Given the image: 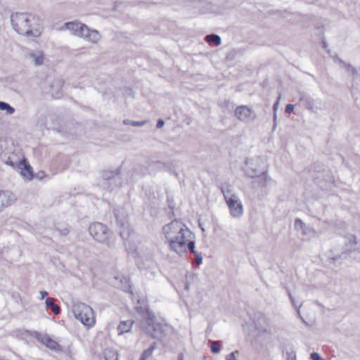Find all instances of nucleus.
Segmentation results:
<instances>
[{
	"instance_id": "393cba45",
	"label": "nucleus",
	"mask_w": 360,
	"mask_h": 360,
	"mask_svg": "<svg viewBox=\"0 0 360 360\" xmlns=\"http://www.w3.org/2000/svg\"><path fill=\"white\" fill-rule=\"evenodd\" d=\"M294 225L297 230L302 231V235H307L311 231L310 228L307 227L300 219H295Z\"/></svg>"
},
{
	"instance_id": "6ab92c4d",
	"label": "nucleus",
	"mask_w": 360,
	"mask_h": 360,
	"mask_svg": "<svg viewBox=\"0 0 360 360\" xmlns=\"http://www.w3.org/2000/svg\"><path fill=\"white\" fill-rule=\"evenodd\" d=\"M45 304L47 309L52 311V312L58 315L60 313V307L56 304V300L53 297H47L45 300Z\"/></svg>"
},
{
	"instance_id": "49530a36",
	"label": "nucleus",
	"mask_w": 360,
	"mask_h": 360,
	"mask_svg": "<svg viewBox=\"0 0 360 360\" xmlns=\"http://www.w3.org/2000/svg\"><path fill=\"white\" fill-rule=\"evenodd\" d=\"M350 239H351V240H352V239L353 240L354 245H356L357 242H356V237H355L354 236H350Z\"/></svg>"
},
{
	"instance_id": "58836bf2",
	"label": "nucleus",
	"mask_w": 360,
	"mask_h": 360,
	"mask_svg": "<svg viewBox=\"0 0 360 360\" xmlns=\"http://www.w3.org/2000/svg\"><path fill=\"white\" fill-rule=\"evenodd\" d=\"M56 230L63 236H67L69 233V229L65 227L63 229H56Z\"/></svg>"
},
{
	"instance_id": "9b49d317",
	"label": "nucleus",
	"mask_w": 360,
	"mask_h": 360,
	"mask_svg": "<svg viewBox=\"0 0 360 360\" xmlns=\"http://www.w3.org/2000/svg\"><path fill=\"white\" fill-rule=\"evenodd\" d=\"M89 232L95 240L103 243L107 242L112 234L108 227L100 222L91 224Z\"/></svg>"
},
{
	"instance_id": "aec40b11",
	"label": "nucleus",
	"mask_w": 360,
	"mask_h": 360,
	"mask_svg": "<svg viewBox=\"0 0 360 360\" xmlns=\"http://www.w3.org/2000/svg\"><path fill=\"white\" fill-rule=\"evenodd\" d=\"M133 323L134 321L131 320L121 321L117 327L119 334L122 335L125 333L129 332L131 328Z\"/></svg>"
},
{
	"instance_id": "c756f323",
	"label": "nucleus",
	"mask_w": 360,
	"mask_h": 360,
	"mask_svg": "<svg viewBox=\"0 0 360 360\" xmlns=\"http://www.w3.org/2000/svg\"><path fill=\"white\" fill-rule=\"evenodd\" d=\"M30 57L33 58L35 65H40L43 63L44 61V56L42 53H39L38 55H36L34 53H30Z\"/></svg>"
},
{
	"instance_id": "f257e3e1",
	"label": "nucleus",
	"mask_w": 360,
	"mask_h": 360,
	"mask_svg": "<svg viewBox=\"0 0 360 360\" xmlns=\"http://www.w3.org/2000/svg\"><path fill=\"white\" fill-rule=\"evenodd\" d=\"M13 30L27 37H38L43 31L42 19L30 13H15L11 15Z\"/></svg>"
},
{
	"instance_id": "7ed1b4c3",
	"label": "nucleus",
	"mask_w": 360,
	"mask_h": 360,
	"mask_svg": "<svg viewBox=\"0 0 360 360\" xmlns=\"http://www.w3.org/2000/svg\"><path fill=\"white\" fill-rule=\"evenodd\" d=\"M64 26L73 34L84 37L89 41L96 43L100 39V35L97 30H90L85 24L79 21L68 22L65 23Z\"/></svg>"
},
{
	"instance_id": "423d86ee",
	"label": "nucleus",
	"mask_w": 360,
	"mask_h": 360,
	"mask_svg": "<svg viewBox=\"0 0 360 360\" xmlns=\"http://www.w3.org/2000/svg\"><path fill=\"white\" fill-rule=\"evenodd\" d=\"M221 191L229 208L231 215L235 218L242 216L243 213V204L238 197L236 194L232 193L230 186H221Z\"/></svg>"
},
{
	"instance_id": "4468645a",
	"label": "nucleus",
	"mask_w": 360,
	"mask_h": 360,
	"mask_svg": "<svg viewBox=\"0 0 360 360\" xmlns=\"http://www.w3.org/2000/svg\"><path fill=\"white\" fill-rule=\"evenodd\" d=\"M255 329L259 333H267L266 326L268 325L266 316L261 312H257L252 318Z\"/></svg>"
},
{
	"instance_id": "3c124183",
	"label": "nucleus",
	"mask_w": 360,
	"mask_h": 360,
	"mask_svg": "<svg viewBox=\"0 0 360 360\" xmlns=\"http://www.w3.org/2000/svg\"><path fill=\"white\" fill-rule=\"evenodd\" d=\"M333 260H336V259H338V258L337 257H333Z\"/></svg>"
},
{
	"instance_id": "2f4dec72",
	"label": "nucleus",
	"mask_w": 360,
	"mask_h": 360,
	"mask_svg": "<svg viewBox=\"0 0 360 360\" xmlns=\"http://www.w3.org/2000/svg\"><path fill=\"white\" fill-rule=\"evenodd\" d=\"M8 145V141L6 138L1 137L0 138V158H2L3 155L5 153V150L6 149Z\"/></svg>"
},
{
	"instance_id": "bb28decb",
	"label": "nucleus",
	"mask_w": 360,
	"mask_h": 360,
	"mask_svg": "<svg viewBox=\"0 0 360 360\" xmlns=\"http://www.w3.org/2000/svg\"><path fill=\"white\" fill-rule=\"evenodd\" d=\"M340 65L342 68L346 69L348 72H351V75L354 79L358 75L357 70L350 64H347L342 60H340Z\"/></svg>"
},
{
	"instance_id": "8fccbe9b",
	"label": "nucleus",
	"mask_w": 360,
	"mask_h": 360,
	"mask_svg": "<svg viewBox=\"0 0 360 360\" xmlns=\"http://www.w3.org/2000/svg\"><path fill=\"white\" fill-rule=\"evenodd\" d=\"M186 289H188V284L186 285Z\"/></svg>"
},
{
	"instance_id": "4c0bfd02",
	"label": "nucleus",
	"mask_w": 360,
	"mask_h": 360,
	"mask_svg": "<svg viewBox=\"0 0 360 360\" xmlns=\"http://www.w3.org/2000/svg\"><path fill=\"white\" fill-rule=\"evenodd\" d=\"M312 360H323L317 352H312L310 355Z\"/></svg>"
},
{
	"instance_id": "b1692460",
	"label": "nucleus",
	"mask_w": 360,
	"mask_h": 360,
	"mask_svg": "<svg viewBox=\"0 0 360 360\" xmlns=\"http://www.w3.org/2000/svg\"><path fill=\"white\" fill-rule=\"evenodd\" d=\"M208 344L210 345V348L212 353L218 354L220 352L222 341L209 340Z\"/></svg>"
},
{
	"instance_id": "5701e85b",
	"label": "nucleus",
	"mask_w": 360,
	"mask_h": 360,
	"mask_svg": "<svg viewBox=\"0 0 360 360\" xmlns=\"http://www.w3.org/2000/svg\"><path fill=\"white\" fill-rule=\"evenodd\" d=\"M63 84H64V81L62 79H56L53 82V83L51 84V89L53 92H54L55 89H56V97H58V98L60 97V96L61 94L60 89L62 88Z\"/></svg>"
},
{
	"instance_id": "a19ab883",
	"label": "nucleus",
	"mask_w": 360,
	"mask_h": 360,
	"mask_svg": "<svg viewBox=\"0 0 360 360\" xmlns=\"http://www.w3.org/2000/svg\"><path fill=\"white\" fill-rule=\"evenodd\" d=\"M226 360H236V357L235 356V352H231L226 356Z\"/></svg>"
},
{
	"instance_id": "c03bdc74",
	"label": "nucleus",
	"mask_w": 360,
	"mask_h": 360,
	"mask_svg": "<svg viewBox=\"0 0 360 360\" xmlns=\"http://www.w3.org/2000/svg\"><path fill=\"white\" fill-rule=\"evenodd\" d=\"M288 297H289V299L290 300V302L291 304H292V298H293V296H292V294L291 293V292L290 290H288Z\"/></svg>"
},
{
	"instance_id": "a18cd8bd",
	"label": "nucleus",
	"mask_w": 360,
	"mask_h": 360,
	"mask_svg": "<svg viewBox=\"0 0 360 360\" xmlns=\"http://www.w3.org/2000/svg\"><path fill=\"white\" fill-rule=\"evenodd\" d=\"M177 360H184V354L182 353L179 354Z\"/></svg>"
},
{
	"instance_id": "cd10ccee",
	"label": "nucleus",
	"mask_w": 360,
	"mask_h": 360,
	"mask_svg": "<svg viewBox=\"0 0 360 360\" xmlns=\"http://www.w3.org/2000/svg\"><path fill=\"white\" fill-rule=\"evenodd\" d=\"M244 172L246 176L255 179L262 172L255 168H247L244 170Z\"/></svg>"
},
{
	"instance_id": "9d476101",
	"label": "nucleus",
	"mask_w": 360,
	"mask_h": 360,
	"mask_svg": "<svg viewBox=\"0 0 360 360\" xmlns=\"http://www.w3.org/2000/svg\"><path fill=\"white\" fill-rule=\"evenodd\" d=\"M182 233L180 236V240L178 242L172 241L171 244V249L176 252L178 255H181L185 253L187 250L191 251L193 254L196 252L195 250V241L192 240V236H186Z\"/></svg>"
},
{
	"instance_id": "dca6fc26",
	"label": "nucleus",
	"mask_w": 360,
	"mask_h": 360,
	"mask_svg": "<svg viewBox=\"0 0 360 360\" xmlns=\"http://www.w3.org/2000/svg\"><path fill=\"white\" fill-rule=\"evenodd\" d=\"M18 169H20V174L24 177L31 180L34 177V174L33 172L32 167L30 164L25 160H20L18 163Z\"/></svg>"
},
{
	"instance_id": "0eeeda50",
	"label": "nucleus",
	"mask_w": 360,
	"mask_h": 360,
	"mask_svg": "<svg viewBox=\"0 0 360 360\" xmlns=\"http://www.w3.org/2000/svg\"><path fill=\"white\" fill-rule=\"evenodd\" d=\"M117 226L119 228V234L124 240H127L133 231L129 226L128 215L126 210L122 207L115 208L113 211Z\"/></svg>"
},
{
	"instance_id": "f704fd0d",
	"label": "nucleus",
	"mask_w": 360,
	"mask_h": 360,
	"mask_svg": "<svg viewBox=\"0 0 360 360\" xmlns=\"http://www.w3.org/2000/svg\"><path fill=\"white\" fill-rule=\"evenodd\" d=\"M223 106L227 108L228 110L231 111L234 108V103L228 100L224 102Z\"/></svg>"
},
{
	"instance_id": "a878e982",
	"label": "nucleus",
	"mask_w": 360,
	"mask_h": 360,
	"mask_svg": "<svg viewBox=\"0 0 360 360\" xmlns=\"http://www.w3.org/2000/svg\"><path fill=\"white\" fill-rule=\"evenodd\" d=\"M157 347V343L155 342H153V344L150 346L149 348L145 349L139 360H146L149 356H150L153 352V351Z\"/></svg>"
},
{
	"instance_id": "ea45409f",
	"label": "nucleus",
	"mask_w": 360,
	"mask_h": 360,
	"mask_svg": "<svg viewBox=\"0 0 360 360\" xmlns=\"http://www.w3.org/2000/svg\"><path fill=\"white\" fill-rule=\"evenodd\" d=\"M285 112L286 113H288V114H291L292 113V110H293V108H292V103H288L286 107H285Z\"/></svg>"
},
{
	"instance_id": "1a4fd4ad",
	"label": "nucleus",
	"mask_w": 360,
	"mask_h": 360,
	"mask_svg": "<svg viewBox=\"0 0 360 360\" xmlns=\"http://www.w3.org/2000/svg\"><path fill=\"white\" fill-rule=\"evenodd\" d=\"M146 324V333L153 339L162 340L166 336L168 325L157 322L154 317H148Z\"/></svg>"
},
{
	"instance_id": "c85d7f7f",
	"label": "nucleus",
	"mask_w": 360,
	"mask_h": 360,
	"mask_svg": "<svg viewBox=\"0 0 360 360\" xmlns=\"http://www.w3.org/2000/svg\"><path fill=\"white\" fill-rule=\"evenodd\" d=\"M0 110L6 111V112L9 115L13 114L15 112V108L12 107L9 103L4 101H0Z\"/></svg>"
},
{
	"instance_id": "79ce46f5",
	"label": "nucleus",
	"mask_w": 360,
	"mask_h": 360,
	"mask_svg": "<svg viewBox=\"0 0 360 360\" xmlns=\"http://www.w3.org/2000/svg\"><path fill=\"white\" fill-rule=\"evenodd\" d=\"M165 125V121L162 119H159L156 124V127L160 129Z\"/></svg>"
},
{
	"instance_id": "6e6552de",
	"label": "nucleus",
	"mask_w": 360,
	"mask_h": 360,
	"mask_svg": "<svg viewBox=\"0 0 360 360\" xmlns=\"http://www.w3.org/2000/svg\"><path fill=\"white\" fill-rule=\"evenodd\" d=\"M73 311L76 319L84 326L89 328L95 323L94 311L89 306L84 303L78 304L75 306Z\"/></svg>"
},
{
	"instance_id": "473e14b6",
	"label": "nucleus",
	"mask_w": 360,
	"mask_h": 360,
	"mask_svg": "<svg viewBox=\"0 0 360 360\" xmlns=\"http://www.w3.org/2000/svg\"><path fill=\"white\" fill-rule=\"evenodd\" d=\"M2 160L5 162V164L12 167L13 168L15 169L18 168V163L20 160L13 161L11 158V157H7L6 160L1 158Z\"/></svg>"
},
{
	"instance_id": "20e7f679",
	"label": "nucleus",
	"mask_w": 360,
	"mask_h": 360,
	"mask_svg": "<svg viewBox=\"0 0 360 360\" xmlns=\"http://www.w3.org/2000/svg\"><path fill=\"white\" fill-rule=\"evenodd\" d=\"M162 231L169 242L170 247L172 241L178 242L181 240L180 236L182 233H185L186 236H192L193 235V233L185 224L176 219L164 226Z\"/></svg>"
},
{
	"instance_id": "2eb2a0df",
	"label": "nucleus",
	"mask_w": 360,
	"mask_h": 360,
	"mask_svg": "<svg viewBox=\"0 0 360 360\" xmlns=\"http://www.w3.org/2000/svg\"><path fill=\"white\" fill-rule=\"evenodd\" d=\"M16 200L15 195L9 191H0V212Z\"/></svg>"
},
{
	"instance_id": "412c9836",
	"label": "nucleus",
	"mask_w": 360,
	"mask_h": 360,
	"mask_svg": "<svg viewBox=\"0 0 360 360\" xmlns=\"http://www.w3.org/2000/svg\"><path fill=\"white\" fill-rule=\"evenodd\" d=\"M205 40L210 45L219 46L221 43V39L219 35L216 34H210L205 36Z\"/></svg>"
},
{
	"instance_id": "de8ad7c7",
	"label": "nucleus",
	"mask_w": 360,
	"mask_h": 360,
	"mask_svg": "<svg viewBox=\"0 0 360 360\" xmlns=\"http://www.w3.org/2000/svg\"><path fill=\"white\" fill-rule=\"evenodd\" d=\"M123 278H124V281H125V283H127L129 282V281H128V278H126V277H123Z\"/></svg>"
},
{
	"instance_id": "72a5a7b5",
	"label": "nucleus",
	"mask_w": 360,
	"mask_h": 360,
	"mask_svg": "<svg viewBox=\"0 0 360 360\" xmlns=\"http://www.w3.org/2000/svg\"><path fill=\"white\" fill-rule=\"evenodd\" d=\"M167 202H168V208L171 210V212H169V217L170 219H172V217L174 216V213L173 210H174L175 204L172 199L170 200L169 198H168Z\"/></svg>"
},
{
	"instance_id": "c9c22d12",
	"label": "nucleus",
	"mask_w": 360,
	"mask_h": 360,
	"mask_svg": "<svg viewBox=\"0 0 360 360\" xmlns=\"http://www.w3.org/2000/svg\"><path fill=\"white\" fill-rule=\"evenodd\" d=\"M193 255L195 257L197 264H200L202 262V259H203L202 254L200 252L196 251L195 252L193 253Z\"/></svg>"
},
{
	"instance_id": "f03ea898",
	"label": "nucleus",
	"mask_w": 360,
	"mask_h": 360,
	"mask_svg": "<svg viewBox=\"0 0 360 360\" xmlns=\"http://www.w3.org/2000/svg\"><path fill=\"white\" fill-rule=\"evenodd\" d=\"M309 173L314 182L323 190L330 188L333 176L330 169L323 164L314 163L311 166Z\"/></svg>"
},
{
	"instance_id": "ddd939ff",
	"label": "nucleus",
	"mask_w": 360,
	"mask_h": 360,
	"mask_svg": "<svg viewBox=\"0 0 360 360\" xmlns=\"http://www.w3.org/2000/svg\"><path fill=\"white\" fill-rule=\"evenodd\" d=\"M148 169L150 173L155 174L158 172H167L171 174L177 176L174 172V167L172 162H164L162 161H151L148 165Z\"/></svg>"
},
{
	"instance_id": "f3484780",
	"label": "nucleus",
	"mask_w": 360,
	"mask_h": 360,
	"mask_svg": "<svg viewBox=\"0 0 360 360\" xmlns=\"http://www.w3.org/2000/svg\"><path fill=\"white\" fill-rule=\"evenodd\" d=\"M299 101L300 104L312 112H316L321 109V107L317 106L314 101L307 94H302Z\"/></svg>"
},
{
	"instance_id": "e433bc0d",
	"label": "nucleus",
	"mask_w": 360,
	"mask_h": 360,
	"mask_svg": "<svg viewBox=\"0 0 360 360\" xmlns=\"http://www.w3.org/2000/svg\"><path fill=\"white\" fill-rule=\"evenodd\" d=\"M278 103H279V101H278V99L274 103V105H273V110H274V122H275L276 120V110L278 109Z\"/></svg>"
},
{
	"instance_id": "4be33fe9",
	"label": "nucleus",
	"mask_w": 360,
	"mask_h": 360,
	"mask_svg": "<svg viewBox=\"0 0 360 360\" xmlns=\"http://www.w3.org/2000/svg\"><path fill=\"white\" fill-rule=\"evenodd\" d=\"M44 343L46 347L53 351H62L60 345L50 337H46Z\"/></svg>"
},
{
	"instance_id": "09e8293b",
	"label": "nucleus",
	"mask_w": 360,
	"mask_h": 360,
	"mask_svg": "<svg viewBox=\"0 0 360 360\" xmlns=\"http://www.w3.org/2000/svg\"><path fill=\"white\" fill-rule=\"evenodd\" d=\"M287 360H290V354L288 353V358H287Z\"/></svg>"
},
{
	"instance_id": "7c9ffc66",
	"label": "nucleus",
	"mask_w": 360,
	"mask_h": 360,
	"mask_svg": "<svg viewBox=\"0 0 360 360\" xmlns=\"http://www.w3.org/2000/svg\"><path fill=\"white\" fill-rule=\"evenodd\" d=\"M146 122V120L139 122V121H133V120H128V119H126L123 121L124 124L131 125L133 127H141V126L144 125Z\"/></svg>"
},
{
	"instance_id": "a211bd4d",
	"label": "nucleus",
	"mask_w": 360,
	"mask_h": 360,
	"mask_svg": "<svg viewBox=\"0 0 360 360\" xmlns=\"http://www.w3.org/2000/svg\"><path fill=\"white\" fill-rule=\"evenodd\" d=\"M270 180L271 178L268 176L267 172L266 171H262L261 174L254 179L253 183L257 184V186L260 187H265Z\"/></svg>"
},
{
	"instance_id": "f8f14e48",
	"label": "nucleus",
	"mask_w": 360,
	"mask_h": 360,
	"mask_svg": "<svg viewBox=\"0 0 360 360\" xmlns=\"http://www.w3.org/2000/svg\"><path fill=\"white\" fill-rule=\"evenodd\" d=\"M235 116L242 122L250 123L255 120L257 114L255 111L248 105H240L235 109Z\"/></svg>"
},
{
	"instance_id": "37998d69",
	"label": "nucleus",
	"mask_w": 360,
	"mask_h": 360,
	"mask_svg": "<svg viewBox=\"0 0 360 360\" xmlns=\"http://www.w3.org/2000/svg\"><path fill=\"white\" fill-rule=\"evenodd\" d=\"M47 295L48 292L45 290L40 291L41 300H44Z\"/></svg>"
},
{
	"instance_id": "39448f33",
	"label": "nucleus",
	"mask_w": 360,
	"mask_h": 360,
	"mask_svg": "<svg viewBox=\"0 0 360 360\" xmlns=\"http://www.w3.org/2000/svg\"><path fill=\"white\" fill-rule=\"evenodd\" d=\"M124 179L121 167L114 170H103L101 172V186L108 191H112L122 186Z\"/></svg>"
}]
</instances>
